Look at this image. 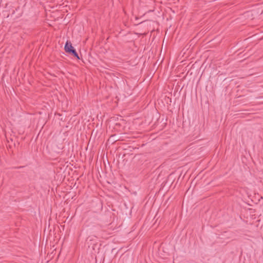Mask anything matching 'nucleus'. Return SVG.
Segmentation results:
<instances>
[{
    "instance_id": "7ed1b4c3",
    "label": "nucleus",
    "mask_w": 263,
    "mask_h": 263,
    "mask_svg": "<svg viewBox=\"0 0 263 263\" xmlns=\"http://www.w3.org/2000/svg\"><path fill=\"white\" fill-rule=\"evenodd\" d=\"M73 55L76 57V58H77L78 59H80V58L78 55V54L76 52L74 53V54H73Z\"/></svg>"
},
{
    "instance_id": "f03ea898",
    "label": "nucleus",
    "mask_w": 263,
    "mask_h": 263,
    "mask_svg": "<svg viewBox=\"0 0 263 263\" xmlns=\"http://www.w3.org/2000/svg\"><path fill=\"white\" fill-rule=\"evenodd\" d=\"M76 52V50L73 48L72 50L70 51V52H68V53H70L71 54H74V53Z\"/></svg>"
},
{
    "instance_id": "f257e3e1",
    "label": "nucleus",
    "mask_w": 263,
    "mask_h": 263,
    "mask_svg": "<svg viewBox=\"0 0 263 263\" xmlns=\"http://www.w3.org/2000/svg\"><path fill=\"white\" fill-rule=\"evenodd\" d=\"M73 48H74L72 46L71 43L70 42L67 41L64 47L66 52L68 53V52H70V51L72 50Z\"/></svg>"
}]
</instances>
